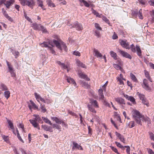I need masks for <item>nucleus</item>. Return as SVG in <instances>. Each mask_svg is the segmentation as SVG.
Wrapping results in <instances>:
<instances>
[{
  "mask_svg": "<svg viewBox=\"0 0 154 154\" xmlns=\"http://www.w3.org/2000/svg\"><path fill=\"white\" fill-rule=\"evenodd\" d=\"M98 93L100 99L102 100H104V97L103 93V91L102 89L100 88L99 89Z\"/></svg>",
  "mask_w": 154,
  "mask_h": 154,
  "instance_id": "6ab92c4d",
  "label": "nucleus"
},
{
  "mask_svg": "<svg viewBox=\"0 0 154 154\" xmlns=\"http://www.w3.org/2000/svg\"><path fill=\"white\" fill-rule=\"evenodd\" d=\"M113 66L117 70H122V69L121 67L117 64H113Z\"/></svg>",
  "mask_w": 154,
  "mask_h": 154,
  "instance_id": "a19ab883",
  "label": "nucleus"
},
{
  "mask_svg": "<svg viewBox=\"0 0 154 154\" xmlns=\"http://www.w3.org/2000/svg\"><path fill=\"white\" fill-rule=\"evenodd\" d=\"M42 128L45 131H49L52 132L53 131L52 127L49 126L45 125H42Z\"/></svg>",
  "mask_w": 154,
  "mask_h": 154,
  "instance_id": "0eeeda50",
  "label": "nucleus"
},
{
  "mask_svg": "<svg viewBox=\"0 0 154 154\" xmlns=\"http://www.w3.org/2000/svg\"><path fill=\"white\" fill-rule=\"evenodd\" d=\"M6 62L9 69V72H10L14 71V70H13L12 66L11 65V64H10L7 61H6Z\"/></svg>",
  "mask_w": 154,
  "mask_h": 154,
  "instance_id": "c9c22d12",
  "label": "nucleus"
},
{
  "mask_svg": "<svg viewBox=\"0 0 154 154\" xmlns=\"http://www.w3.org/2000/svg\"><path fill=\"white\" fill-rule=\"evenodd\" d=\"M95 35L97 36L98 38H100V32L99 31H98L97 30L95 31Z\"/></svg>",
  "mask_w": 154,
  "mask_h": 154,
  "instance_id": "338daca9",
  "label": "nucleus"
},
{
  "mask_svg": "<svg viewBox=\"0 0 154 154\" xmlns=\"http://www.w3.org/2000/svg\"><path fill=\"white\" fill-rule=\"evenodd\" d=\"M73 146L72 148V149L73 150L75 149H80L81 150H83V149L82 146L79 145L78 143H75V142H72Z\"/></svg>",
  "mask_w": 154,
  "mask_h": 154,
  "instance_id": "20e7f679",
  "label": "nucleus"
},
{
  "mask_svg": "<svg viewBox=\"0 0 154 154\" xmlns=\"http://www.w3.org/2000/svg\"><path fill=\"white\" fill-rule=\"evenodd\" d=\"M78 73L79 76L80 77L85 79L87 81L90 80L89 78L86 75L84 74L81 71H79Z\"/></svg>",
  "mask_w": 154,
  "mask_h": 154,
  "instance_id": "9b49d317",
  "label": "nucleus"
},
{
  "mask_svg": "<svg viewBox=\"0 0 154 154\" xmlns=\"http://www.w3.org/2000/svg\"><path fill=\"white\" fill-rule=\"evenodd\" d=\"M93 53L94 55L97 58H101L102 56V55L99 51L95 48L94 49Z\"/></svg>",
  "mask_w": 154,
  "mask_h": 154,
  "instance_id": "9d476101",
  "label": "nucleus"
},
{
  "mask_svg": "<svg viewBox=\"0 0 154 154\" xmlns=\"http://www.w3.org/2000/svg\"><path fill=\"white\" fill-rule=\"evenodd\" d=\"M87 107L88 110L91 112L94 113H96V111L93 107L92 105L88 104L87 105Z\"/></svg>",
  "mask_w": 154,
  "mask_h": 154,
  "instance_id": "b1692460",
  "label": "nucleus"
},
{
  "mask_svg": "<svg viewBox=\"0 0 154 154\" xmlns=\"http://www.w3.org/2000/svg\"><path fill=\"white\" fill-rule=\"evenodd\" d=\"M73 54L78 56H80L81 55L79 51H75L73 52Z\"/></svg>",
  "mask_w": 154,
  "mask_h": 154,
  "instance_id": "69168bd1",
  "label": "nucleus"
},
{
  "mask_svg": "<svg viewBox=\"0 0 154 154\" xmlns=\"http://www.w3.org/2000/svg\"><path fill=\"white\" fill-rule=\"evenodd\" d=\"M76 64L79 66H81L82 67L84 68H86V66L79 60H77L76 61Z\"/></svg>",
  "mask_w": 154,
  "mask_h": 154,
  "instance_id": "7c9ffc66",
  "label": "nucleus"
},
{
  "mask_svg": "<svg viewBox=\"0 0 154 154\" xmlns=\"http://www.w3.org/2000/svg\"><path fill=\"white\" fill-rule=\"evenodd\" d=\"M32 25L33 29L38 30H40V27H39V26H40L39 24H37L36 23H33Z\"/></svg>",
  "mask_w": 154,
  "mask_h": 154,
  "instance_id": "4be33fe9",
  "label": "nucleus"
},
{
  "mask_svg": "<svg viewBox=\"0 0 154 154\" xmlns=\"http://www.w3.org/2000/svg\"><path fill=\"white\" fill-rule=\"evenodd\" d=\"M40 108L42 109V112L43 113H45L46 112V109L44 104H41Z\"/></svg>",
  "mask_w": 154,
  "mask_h": 154,
  "instance_id": "a18cd8bd",
  "label": "nucleus"
},
{
  "mask_svg": "<svg viewBox=\"0 0 154 154\" xmlns=\"http://www.w3.org/2000/svg\"><path fill=\"white\" fill-rule=\"evenodd\" d=\"M115 100L116 102L120 104H125L124 100L121 97L116 98Z\"/></svg>",
  "mask_w": 154,
  "mask_h": 154,
  "instance_id": "f3484780",
  "label": "nucleus"
},
{
  "mask_svg": "<svg viewBox=\"0 0 154 154\" xmlns=\"http://www.w3.org/2000/svg\"><path fill=\"white\" fill-rule=\"evenodd\" d=\"M10 92L8 91H5L4 93V96L7 99L10 97Z\"/></svg>",
  "mask_w": 154,
  "mask_h": 154,
  "instance_id": "58836bf2",
  "label": "nucleus"
},
{
  "mask_svg": "<svg viewBox=\"0 0 154 154\" xmlns=\"http://www.w3.org/2000/svg\"><path fill=\"white\" fill-rule=\"evenodd\" d=\"M49 45H50L49 43L47 42H44L41 44L40 45L42 47H45L46 48H49L50 47Z\"/></svg>",
  "mask_w": 154,
  "mask_h": 154,
  "instance_id": "72a5a7b5",
  "label": "nucleus"
},
{
  "mask_svg": "<svg viewBox=\"0 0 154 154\" xmlns=\"http://www.w3.org/2000/svg\"><path fill=\"white\" fill-rule=\"evenodd\" d=\"M140 4L142 5H145L146 2V0H138Z\"/></svg>",
  "mask_w": 154,
  "mask_h": 154,
  "instance_id": "13d9d810",
  "label": "nucleus"
},
{
  "mask_svg": "<svg viewBox=\"0 0 154 154\" xmlns=\"http://www.w3.org/2000/svg\"><path fill=\"white\" fill-rule=\"evenodd\" d=\"M117 51L123 57L131 59L132 58L131 56L127 52L120 49L119 48L117 49Z\"/></svg>",
  "mask_w": 154,
  "mask_h": 154,
  "instance_id": "7ed1b4c3",
  "label": "nucleus"
},
{
  "mask_svg": "<svg viewBox=\"0 0 154 154\" xmlns=\"http://www.w3.org/2000/svg\"><path fill=\"white\" fill-rule=\"evenodd\" d=\"M3 14L5 17L9 21L11 22H12L13 21V19L8 16V15L6 11H3Z\"/></svg>",
  "mask_w": 154,
  "mask_h": 154,
  "instance_id": "393cba45",
  "label": "nucleus"
},
{
  "mask_svg": "<svg viewBox=\"0 0 154 154\" xmlns=\"http://www.w3.org/2000/svg\"><path fill=\"white\" fill-rule=\"evenodd\" d=\"M52 126L53 128H56L57 129H61V126L60 125H59L56 124H54L52 125Z\"/></svg>",
  "mask_w": 154,
  "mask_h": 154,
  "instance_id": "603ef678",
  "label": "nucleus"
},
{
  "mask_svg": "<svg viewBox=\"0 0 154 154\" xmlns=\"http://www.w3.org/2000/svg\"><path fill=\"white\" fill-rule=\"evenodd\" d=\"M82 87L86 88H88L89 87V85L88 83L82 81H80Z\"/></svg>",
  "mask_w": 154,
  "mask_h": 154,
  "instance_id": "bb28decb",
  "label": "nucleus"
},
{
  "mask_svg": "<svg viewBox=\"0 0 154 154\" xmlns=\"http://www.w3.org/2000/svg\"><path fill=\"white\" fill-rule=\"evenodd\" d=\"M137 95L138 96L140 99L141 100H143V99L145 98L144 95L143 94H141L139 93V92H137Z\"/></svg>",
  "mask_w": 154,
  "mask_h": 154,
  "instance_id": "ea45409f",
  "label": "nucleus"
},
{
  "mask_svg": "<svg viewBox=\"0 0 154 154\" xmlns=\"http://www.w3.org/2000/svg\"><path fill=\"white\" fill-rule=\"evenodd\" d=\"M142 9H140L139 11H134L132 13L134 16H138L140 19H143V17L142 14Z\"/></svg>",
  "mask_w": 154,
  "mask_h": 154,
  "instance_id": "39448f33",
  "label": "nucleus"
},
{
  "mask_svg": "<svg viewBox=\"0 0 154 154\" xmlns=\"http://www.w3.org/2000/svg\"><path fill=\"white\" fill-rule=\"evenodd\" d=\"M142 119H143V120L146 122H147L148 124L150 123V119L148 117L146 116L145 117L144 116H143Z\"/></svg>",
  "mask_w": 154,
  "mask_h": 154,
  "instance_id": "4c0bfd02",
  "label": "nucleus"
},
{
  "mask_svg": "<svg viewBox=\"0 0 154 154\" xmlns=\"http://www.w3.org/2000/svg\"><path fill=\"white\" fill-rule=\"evenodd\" d=\"M144 72L146 77L148 79L150 82H152V81L151 78L150 77L149 74V72L148 71H147L146 70H144Z\"/></svg>",
  "mask_w": 154,
  "mask_h": 154,
  "instance_id": "c756f323",
  "label": "nucleus"
},
{
  "mask_svg": "<svg viewBox=\"0 0 154 154\" xmlns=\"http://www.w3.org/2000/svg\"><path fill=\"white\" fill-rule=\"evenodd\" d=\"M124 97L130 101L133 104H135V99L132 96H129L127 94H124Z\"/></svg>",
  "mask_w": 154,
  "mask_h": 154,
  "instance_id": "1a4fd4ad",
  "label": "nucleus"
},
{
  "mask_svg": "<svg viewBox=\"0 0 154 154\" xmlns=\"http://www.w3.org/2000/svg\"><path fill=\"white\" fill-rule=\"evenodd\" d=\"M42 119L44 121V122L46 123L49 124L50 125H52V124L51 123V121L46 118L44 117H42Z\"/></svg>",
  "mask_w": 154,
  "mask_h": 154,
  "instance_id": "e433bc0d",
  "label": "nucleus"
},
{
  "mask_svg": "<svg viewBox=\"0 0 154 154\" xmlns=\"http://www.w3.org/2000/svg\"><path fill=\"white\" fill-rule=\"evenodd\" d=\"M37 4L38 6L41 7V8L44 10L43 5V2L42 0H37Z\"/></svg>",
  "mask_w": 154,
  "mask_h": 154,
  "instance_id": "f704fd0d",
  "label": "nucleus"
},
{
  "mask_svg": "<svg viewBox=\"0 0 154 154\" xmlns=\"http://www.w3.org/2000/svg\"><path fill=\"white\" fill-rule=\"evenodd\" d=\"M149 135L150 138L151 140H153L154 141V134L152 132H149Z\"/></svg>",
  "mask_w": 154,
  "mask_h": 154,
  "instance_id": "6e6d98bb",
  "label": "nucleus"
},
{
  "mask_svg": "<svg viewBox=\"0 0 154 154\" xmlns=\"http://www.w3.org/2000/svg\"><path fill=\"white\" fill-rule=\"evenodd\" d=\"M39 25L40 26V29L39 30L42 31L43 33H48V31L45 27L42 26L41 24H39Z\"/></svg>",
  "mask_w": 154,
  "mask_h": 154,
  "instance_id": "2f4dec72",
  "label": "nucleus"
},
{
  "mask_svg": "<svg viewBox=\"0 0 154 154\" xmlns=\"http://www.w3.org/2000/svg\"><path fill=\"white\" fill-rule=\"evenodd\" d=\"M115 133L116 135L118 137H119V139L121 141L125 143V139L124 136L116 131V132Z\"/></svg>",
  "mask_w": 154,
  "mask_h": 154,
  "instance_id": "2eb2a0df",
  "label": "nucleus"
},
{
  "mask_svg": "<svg viewBox=\"0 0 154 154\" xmlns=\"http://www.w3.org/2000/svg\"><path fill=\"white\" fill-rule=\"evenodd\" d=\"M68 26L70 28H75L77 30H81L83 29L82 25L76 21L73 24L69 25Z\"/></svg>",
  "mask_w": 154,
  "mask_h": 154,
  "instance_id": "f257e3e1",
  "label": "nucleus"
},
{
  "mask_svg": "<svg viewBox=\"0 0 154 154\" xmlns=\"http://www.w3.org/2000/svg\"><path fill=\"white\" fill-rule=\"evenodd\" d=\"M143 87L146 90H150V88L149 87L148 83L147 80L144 79L143 80Z\"/></svg>",
  "mask_w": 154,
  "mask_h": 154,
  "instance_id": "423d86ee",
  "label": "nucleus"
},
{
  "mask_svg": "<svg viewBox=\"0 0 154 154\" xmlns=\"http://www.w3.org/2000/svg\"><path fill=\"white\" fill-rule=\"evenodd\" d=\"M67 82L70 83H72L75 86H76V84L74 80L70 77H67Z\"/></svg>",
  "mask_w": 154,
  "mask_h": 154,
  "instance_id": "412c9836",
  "label": "nucleus"
},
{
  "mask_svg": "<svg viewBox=\"0 0 154 154\" xmlns=\"http://www.w3.org/2000/svg\"><path fill=\"white\" fill-rule=\"evenodd\" d=\"M1 88L2 90H8V88L6 86L3 84H2L1 85Z\"/></svg>",
  "mask_w": 154,
  "mask_h": 154,
  "instance_id": "864d4df0",
  "label": "nucleus"
},
{
  "mask_svg": "<svg viewBox=\"0 0 154 154\" xmlns=\"http://www.w3.org/2000/svg\"><path fill=\"white\" fill-rule=\"evenodd\" d=\"M53 42L57 48L61 51L62 50V48L61 45V44H60L57 41L55 40H54Z\"/></svg>",
  "mask_w": 154,
  "mask_h": 154,
  "instance_id": "aec40b11",
  "label": "nucleus"
},
{
  "mask_svg": "<svg viewBox=\"0 0 154 154\" xmlns=\"http://www.w3.org/2000/svg\"><path fill=\"white\" fill-rule=\"evenodd\" d=\"M30 103L32 105V106L33 107L34 109H36L38 110H39V109H38V106L33 102L32 101L30 100Z\"/></svg>",
  "mask_w": 154,
  "mask_h": 154,
  "instance_id": "37998d69",
  "label": "nucleus"
},
{
  "mask_svg": "<svg viewBox=\"0 0 154 154\" xmlns=\"http://www.w3.org/2000/svg\"><path fill=\"white\" fill-rule=\"evenodd\" d=\"M51 47L50 46L48 48L50 50V52L53 54H55V51L52 48L53 47V46L52 45H51Z\"/></svg>",
  "mask_w": 154,
  "mask_h": 154,
  "instance_id": "4d7b16f0",
  "label": "nucleus"
},
{
  "mask_svg": "<svg viewBox=\"0 0 154 154\" xmlns=\"http://www.w3.org/2000/svg\"><path fill=\"white\" fill-rule=\"evenodd\" d=\"M17 137L18 139L22 143H24V141L22 139V138H21V137L20 136V135L18 131L17 130Z\"/></svg>",
  "mask_w": 154,
  "mask_h": 154,
  "instance_id": "3c124183",
  "label": "nucleus"
},
{
  "mask_svg": "<svg viewBox=\"0 0 154 154\" xmlns=\"http://www.w3.org/2000/svg\"><path fill=\"white\" fill-rule=\"evenodd\" d=\"M136 122L139 125H142V123L140 120V118H140V117H137L134 118Z\"/></svg>",
  "mask_w": 154,
  "mask_h": 154,
  "instance_id": "c03bdc74",
  "label": "nucleus"
},
{
  "mask_svg": "<svg viewBox=\"0 0 154 154\" xmlns=\"http://www.w3.org/2000/svg\"><path fill=\"white\" fill-rule=\"evenodd\" d=\"M119 43L123 48L128 49H130L129 44L127 40H119Z\"/></svg>",
  "mask_w": 154,
  "mask_h": 154,
  "instance_id": "f03ea898",
  "label": "nucleus"
},
{
  "mask_svg": "<svg viewBox=\"0 0 154 154\" xmlns=\"http://www.w3.org/2000/svg\"><path fill=\"white\" fill-rule=\"evenodd\" d=\"M57 63L60 66H61L62 68L65 69L67 68V66L66 65L63 63L61 62L60 61H57Z\"/></svg>",
  "mask_w": 154,
  "mask_h": 154,
  "instance_id": "cd10ccee",
  "label": "nucleus"
},
{
  "mask_svg": "<svg viewBox=\"0 0 154 154\" xmlns=\"http://www.w3.org/2000/svg\"><path fill=\"white\" fill-rule=\"evenodd\" d=\"M136 50L137 55L140 57H141L142 56L141 51L139 46L136 45Z\"/></svg>",
  "mask_w": 154,
  "mask_h": 154,
  "instance_id": "a878e982",
  "label": "nucleus"
},
{
  "mask_svg": "<svg viewBox=\"0 0 154 154\" xmlns=\"http://www.w3.org/2000/svg\"><path fill=\"white\" fill-rule=\"evenodd\" d=\"M48 4L49 6L54 7L55 6L54 4L50 0L48 1Z\"/></svg>",
  "mask_w": 154,
  "mask_h": 154,
  "instance_id": "bf43d9fd",
  "label": "nucleus"
},
{
  "mask_svg": "<svg viewBox=\"0 0 154 154\" xmlns=\"http://www.w3.org/2000/svg\"><path fill=\"white\" fill-rule=\"evenodd\" d=\"M142 103L144 105L147 106H149V103L147 99L145 98V99L142 100Z\"/></svg>",
  "mask_w": 154,
  "mask_h": 154,
  "instance_id": "09e8293b",
  "label": "nucleus"
},
{
  "mask_svg": "<svg viewBox=\"0 0 154 154\" xmlns=\"http://www.w3.org/2000/svg\"><path fill=\"white\" fill-rule=\"evenodd\" d=\"M20 4L23 6H25L27 0H19Z\"/></svg>",
  "mask_w": 154,
  "mask_h": 154,
  "instance_id": "0e129e2a",
  "label": "nucleus"
},
{
  "mask_svg": "<svg viewBox=\"0 0 154 154\" xmlns=\"http://www.w3.org/2000/svg\"><path fill=\"white\" fill-rule=\"evenodd\" d=\"M92 12L95 15H96L97 17H100V15L99 14V13L94 10H93Z\"/></svg>",
  "mask_w": 154,
  "mask_h": 154,
  "instance_id": "774afa93",
  "label": "nucleus"
},
{
  "mask_svg": "<svg viewBox=\"0 0 154 154\" xmlns=\"http://www.w3.org/2000/svg\"><path fill=\"white\" fill-rule=\"evenodd\" d=\"M29 121L34 128H37L38 130L40 129V128L38 123L35 122V121L33 120H29Z\"/></svg>",
  "mask_w": 154,
  "mask_h": 154,
  "instance_id": "a211bd4d",
  "label": "nucleus"
},
{
  "mask_svg": "<svg viewBox=\"0 0 154 154\" xmlns=\"http://www.w3.org/2000/svg\"><path fill=\"white\" fill-rule=\"evenodd\" d=\"M95 27L97 29L102 30L99 24L97 23H95L94 24Z\"/></svg>",
  "mask_w": 154,
  "mask_h": 154,
  "instance_id": "052dcab7",
  "label": "nucleus"
},
{
  "mask_svg": "<svg viewBox=\"0 0 154 154\" xmlns=\"http://www.w3.org/2000/svg\"><path fill=\"white\" fill-rule=\"evenodd\" d=\"M125 148H126V151L127 154H130V148L129 146H124V149Z\"/></svg>",
  "mask_w": 154,
  "mask_h": 154,
  "instance_id": "de8ad7c7",
  "label": "nucleus"
},
{
  "mask_svg": "<svg viewBox=\"0 0 154 154\" xmlns=\"http://www.w3.org/2000/svg\"><path fill=\"white\" fill-rule=\"evenodd\" d=\"M130 76L131 79L134 82H138L137 79L135 77V76L132 73H130Z\"/></svg>",
  "mask_w": 154,
  "mask_h": 154,
  "instance_id": "473e14b6",
  "label": "nucleus"
},
{
  "mask_svg": "<svg viewBox=\"0 0 154 154\" xmlns=\"http://www.w3.org/2000/svg\"><path fill=\"white\" fill-rule=\"evenodd\" d=\"M130 48V49L134 53L136 52V49L135 46L133 44L131 45Z\"/></svg>",
  "mask_w": 154,
  "mask_h": 154,
  "instance_id": "5fc2aeb1",
  "label": "nucleus"
},
{
  "mask_svg": "<svg viewBox=\"0 0 154 154\" xmlns=\"http://www.w3.org/2000/svg\"><path fill=\"white\" fill-rule=\"evenodd\" d=\"M110 54L111 57H113L114 59H117L118 57L116 53L112 51L110 52Z\"/></svg>",
  "mask_w": 154,
  "mask_h": 154,
  "instance_id": "c85d7f7f",
  "label": "nucleus"
},
{
  "mask_svg": "<svg viewBox=\"0 0 154 154\" xmlns=\"http://www.w3.org/2000/svg\"><path fill=\"white\" fill-rule=\"evenodd\" d=\"M35 2L34 0H29L26 1V5H27L29 7L32 8L35 5Z\"/></svg>",
  "mask_w": 154,
  "mask_h": 154,
  "instance_id": "6e6552de",
  "label": "nucleus"
},
{
  "mask_svg": "<svg viewBox=\"0 0 154 154\" xmlns=\"http://www.w3.org/2000/svg\"><path fill=\"white\" fill-rule=\"evenodd\" d=\"M14 2V0H10L8 1L6 0V2H5L4 5L6 6L7 8H9L11 4H13Z\"/></svg>",
  "mask_w": 154,
  "mask_h": 154,
  "instance_id": "ddd939ff",
  "label": "nucleus"
},
{
  "mask_svg": "<svg viewBox=\"0 0 154 154\" xmlns=\"http://www.w3.org/2000/svg\"><path fill=\"white\" fill-rule=\"evenodd\" d=\"M90 101V103H91L92 105H93L94 107L96 108H99L97 100L93 99H91Z\"/></svg>",
  "mask_w": 154,
  "mask_h": 154,
  "instance_id": "4468645a",
  "label": "nucleus"
},
{
  "mask_svg": "<svg viewBox=\"0 0 154 154\" xmlns=\"http://www.w3.org/2000/svg\"><path fill=\"white\" fill-rule=\"evenodd\" d=\"M7 121L10 128L12 130L13 133L16 135V133L14 132L15 130L13 124L10 120H8Z\"/></svg>",
  "mask_w": 154,
  "mask_h": 154,
  "instance_id": "5701e85b",
  "label": "nucleus"
},
{
  "mask_svg": "<svg viewBox=\"0 0 154 154\" xmlns=\"http://www.w3.org/2000/svg\"><path fill=\"white\" fill-rule=\"evenodd\" d=\"M133 116L134 118H136V117L142 118L143 117V115L140 114V112L136 110L134 111Z\"/></svg>",
  "mask_w": 154,
  "mask_h": 154,
  "instance_id": "dca6fc26",
  "label": "nucleus"
},
{
  "mask_svg": "<svg viewBox=\"0 0 154 154\" xmlns=\"http://www.w3.org/2000/svg\"><path fill=\"white\" fill-rule=\"evenodd\" d=\"M102 18L103 20L108 23H109V20L105 16H102Z\"/></svg>",
  "mask_w": 154,
  "mask_h": 154,
  "instance_id": "e2e57ef3",
  "label": "nucleus"
},
{
  "mask_svg": "<svg viewBox=\"0 0 154 154\" xmlns=\"http://www.w3.org/2000/svg\"><path fill=\"white\" fill-rule=\"evenodd\" d=\"M111 149L115 152L118 154H120L118 152L117 149L116 148L114 147L113 146H110Z\"/></svg>",
  "mask_w": 154,
  "mask_h": 154,
  "instance_id": "680f3d73",
  "label": "nucleus"
},
{
  "mask_svg": "<svg viewBox=\"0 0 154 154\" xmlns=\"http://www.w3.org/2000/svg\"><path fill=\"white\" fill-rule=\"evenodd\" d=\"M116 144V145L117 146L119 147L122 150H124V146H123L120 143H119L117 142V141H116L115 142Z\"/></svg>",
  "mask_w": 154,
  "mask_h": 154,
  "instance_id": "79ce46f5",
  "label": "nucleus"
},
{
  "mask_svg": "<svg viewBox=\"0 0 154 154\" xmlns=\"http://www.w3.org/2000/svg\"><path fill=\"white\" fill-rule=\"evenodd\" d=\"M61 45L62 48V50L64 49L65 51H67V49L65 44H64V43H63L61 44Z\"/></svg>",
  "mask_w": 154,
  "mask_h": 154,
  "instance_id": "8fccbe9b",
  "label": "nucleus"
},
{
  "mask_svg": "<svg viewBox=\"0 0 154 154\" xmlns=\"http://www.w3.org/2000/svg\"><path fill=\"white\" fill-rule=\"evenodd\" d=\"M51 119L54 121H55L56 123L58 124H61L63 120L60 119L56 117H51Z\"/></svg>",
  "mask_w": 154,
  "mask_h": 154,
  "instance_id": "f8f14e48",
  "label": "nucleus"
},
{
  "mask_svg": "<svg viewBox=\"0 0 154 154\" xmlns=\"http://www.w3.org/2000/svg\"><path fill=\"white\" fill-rule=\"evenodd\" d=\"M29 120H33L35 122H40L42 121L41 118L39 116L37 118H35L33 119H29Z\"/></svg>",
  "mask_w": 154,
  "mask_h": 154,
  "instance_id": "49530a36",
  "label": "nucleus"
}]
</instances>
